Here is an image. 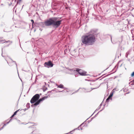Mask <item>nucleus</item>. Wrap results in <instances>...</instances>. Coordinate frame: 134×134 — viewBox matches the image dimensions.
I'll return each mask as SVG.
<instances>
[{
    "label": "nucleus",
    "mask_w": 134,
    "mask_h": 134,
    "mask_svg": "<svg viewBox=\"0 0 134 134\" xmlns=\"http://www.w3.org/2000/svg\"><path fill=\"white\" fill-rule=\"evenodd\" d=\"M82 43L85 45H91L93 44L95 41L94 36L92 34H88L82 36L81 38Z\"/></svg>",
    "instance_id": "obj_1"
},
{
    "label": "nucleus",
    "mask_w": 134,
    "mask_h": 134,
    "mask_svg": "<svg viewBox=\"0 0 134 134\" xmlns=\"http://www.w3.org/2000/svg\"><path fill=\"white\" fill-rule=\"evenodd\" d=\"M58 18L53 17L49 18L44 22V24L46 26H49L51 25L53 27H58L60 25L62 21L58 20Z\"/></svg>",
    "instance_id": "obj_2"
},
{
    "label": "nucleus",
    "mask_w": 134,
    "mask_h": 134,
    "mask_svg": "<svg viewBox=\"0 0 134 134\" xmlns=\"http://www.w3.org/2000/svg\"><path fill=\"white\" fill-rule=\"evenodd\" d=\"M40 96L39 94H37L34 95L31 98L30 102L33 104L35 102L34 104V105H38L40 102L43 101L44 99H46L48 98V96L44 97L38 100Z\"/></svg>",
    "instance_id": "obj_3"
},
{
    "label": "nucleus",
    "mask_w": 134,
    "mask_h": 134,
    "mask_svg": "<svg viewBox=\"0 0 134 134\" xmlns=\"http://www.w3.org/2000/svg\"><path fill=\"white\" fill-rule=\"evenodd\" d=\"M53 65V64L52 63L51 60L49 61L48 62H45L44 64V66L47 68L52 67Z\"/></svg>",
    "instance_id": "obj_4"
},
{
    "label": "nucleus",
    "mask_w": 134,
    "mask_h": 134,
    "mask_svg": "<svg viewBox=\"0 0 134 134\" xmlns=\"http://www.w3.org/2000/svg\"><path fill=\"white\" fill-rule=\"evenodd\" d=\"M76 71L78 72L80 75L82 76H85L86 75V72L83 71L81 69H77Z\"/></svg>",
    "instance_id": "obj_5"
},
{
    "label": "nucleus",
    "mask_w": 134,
    "mask_h": 134,
    "mask_svg": "<svg viewBox=\"0 0 134 134\" xmlns=\"http://www.w3.org/2000/svg\"><path fill=\"white\" fill-rule=\"evenodd\" d=\"M113 92H111L109 96L107 98V99L106 100V102H108L109 100L110 99L111 100L112 99V97L113 95Z\"/></svg>",
    "instance_id": "obj_6"
},
{
    "label": "nucleus",
    "mask_w": 134,
    "mask_h": 134,
    "mask_svg": "<svg viewBox=\"0 0 134 134\" xmlns=\"http://www.w3.org/2000/svg\"><path fill=\"white\" fill-rule=\"evenodd\" d=\"M9 41H6L4 39L0 40V43H3L5 42H8Z\"/></svg>",
    "instance_id": "obj_7"
},
{
    "label": "nucleus",
    "mask_w": 134,
    "mask_h": 134,
    "mask_svg": "<svg viewBox=\"0 0 134 134\" xmlns=\"http://www.w3.org/2000/svg\"><path fill=\"white\" fill-rule=\"evenodd\" d=\"M58 88H64L63 85L62 84H60L58 86Z\"/></svg>",
    "instance_id": "obj_8"
},
{
    "label": "nucleus",
    "mask_w": 134,
    "mask_h": 134,
    "mask_svg": "<svg viewBox=\"0 0 134 134\" xmlns=\"http://www.w3.org/2000/svg\"><path fill=\"white\" fill-rule=\"evenodd\" d=\"M19 110H18L17 111H15V112H14V114H13V115L11 117H13L14 116V115H16L17 113V112Z\"/></svg>",
    "instance_id": "obj_9"
},
{
    "label": "nucleus",
    "mask_w": 134,
    "mask_h": 134,
    "mask_svg": "<svg viewBox=\"0 0 134 134\" xmlns=\"http://www.w3.org/2000/svg\"><path fill=\"white\" fill-rule=\"evenodd\" d=\"M15 63L14 62H12V63H10V65L12 66V65H15Z\"/></svg>",
    "instance_id": "obj_10"
},
{
    "label": "nucleus",
    "mask_w": 134,
    "mask_h": 134,
    "mask_svg": "<svg viewBox=\"0 0 134 134\" xmlns=\"http://www.w3.org/2000/svg\"><path fill=\"white\" fill-rule=\"evenodd\" d=\"M131 87H133V88H134V80L133 81V82L131 84Z\"/></svg>",
    "instance_id": "obj_11"
},
{
    "label": "nucleus",
    "mask_w": 134,
    "mask_h": 134,
    "mask_svg": "<svg viewBox=\"0 0 134 134\" xmlns=\"http://www.w3.org/2000/svg\"><path fill=\"white\" fill-rule=\"evenodd\" d=\"M131 76L133 77L134 76V72H133L131 74Z\"/></svg>",
    "instance_id": "obj_12"
},
{
    "label": "nucleus",
    "mask_w": 134,
    "mask_h": 134,
    "mask_svg": "<svg viewBox=\"0 0 134 134\" xmlns=\"http://www.w3.org/2000/svg\"><path fill=\"white\" fill-rule=\"evenodd\" d=\"M31 22H32V24H33L34 23V22L33 20L32 19H31Z\"/></svg>",
    "instance_id": "obj_13"
},
{
    "label": "nucleus",
    "mask_w": 134,
    "mask_h": 134,
    "mask_svg": "<svg viewBox=\"0 0 134 134\" xmlns=\"http://www.w3.org/2000/svg\"><path fill=\"white\" fill-rule=\"evenodd\" d=\"M21 1H22V0H18V2H17V3L18 2H20Z\"/></svg>",
    "instance_id": "obj_14"
},
{
    "label": "nucleus",
    "mask_w": 134,
    "mask_h": 134,
    "mask_svg": "<svg viewBox=\"0 0 134 134\" xmlns=\"http://www.w3.org/2000/svg\"><path fill=\"white\" fill-rule=\"evenodd\" d=\"M5 125H5V124H4V125L3 126V127L2 128V129H0V130L1 129H2V128H3V127L4 126H5Z\"/></svg>",
    "instance_id": "obj_15"
},
{
    "label": "nucleus",
    "mask_w": 134,
    "mask_h": 134,
    "mask_svg": "<svg viewBox=\"0 0 134 134\" xmlns=\"http://www.w3.org/2000/svg\"><path fill=\"white\" fill-rule=\"evenodd\" d=\"M31 130H33V129H32V128H31Z\"/></svg>",
    "instance_id": "obj_16"
},
{
    "label": "nucleus",
    "mask_w": 134,
    "mask_h": 134,
    "mask_svg": "<svg viewBox=\"0 0 134 134\" xmlns=\"http://www.w3.org/2000/svg\"><path fill=\"white\" fill-rule=\"evenodd\" d=\"M70 70H72V69H70Z\"/></svg>",
    "instance_id": "obj_17"
}]
</instances>
